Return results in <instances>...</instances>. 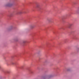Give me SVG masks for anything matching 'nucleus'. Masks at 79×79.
<instances>
[{
  "label": "nucleus",
  "mask_w": 79,
  "mask_h": 79,
  "mask_svg": "<svg viewBox=\"0 0 79 79\" xmlns=\"http://www.w3.org/2000/svg\"><path fill=\"white\" fill-rule=\"evenodd\" d=\"M1 68V67L0 66V68Z\"/></svg>",
  "instance_id": "f8f14e48"
},
{
  "label": "nucleus",
  "mask_w": 79,
  "mask_h": 79,
  "mask_svg": "<svg viewBox=\"0 0 79 79\" xmlns=\"http://www.w3.org/2000/svg\"><path fill=\"white\" fill-rule=\"evenodd\" d=\"M50 77H51V76H49V77H48V78H50Z\"/></svg>",
  "instance_id": "9d476101"
},
{
  "label": "nucleus",
  "mask_w": 79,
  "mask_h": 79,
  "mask_svg": "<svg viewBox=\"0 0 79 79\" xmlns=\"http://www.w3.org/2000/svg\"><path fill=\"white\" fill-rule=\"evenodd\" d=\"M17 40H15V41H17Z\"/></svg>",
  "instance_id": "9b49d317"
},
{
  "label": "nucleus",
  "mask_w": 79,
  "mask_h": 79,
  "mask_svg": "<svg viewBox=\"0 0 79 79\" xmlns=\"http://www.w3.org/2000/svg\"><path fill=\"white\" fill-rule=\"evenodd\" d=\"M51 20L52 19L50 18H48L47 19V21H48V22H51Z\"/></svg>",
  "instance_id": "f03ea898"
},
{
  "label": "nucleus",
  "mask_w": 79,
  "mask_h": 79,
  "mask_svg": "<svg viewBox=\"0 0 79 79\" xmlns=\"http://www.w3.org/2000/svg\"><path fill=\"white\" fill-rule=\"evenodd\" d=\"M23 44H25V43H26V41H24L23 42Z\"/></svg>",
  "instance_id": "1a4fd4ad"
},
{
  "label": "nucleus",
  "mask_w": 79,
  "mask_h": 79,
  "mask_svg": "<svg viewBox=\"0 0 79 79\" xmlns=\"http://www.w3.org/2000/svg\"><path fill=\"white\" fill-rule=\"evenodd\" d=\"M35 27V25H31L30 26V29H34Z\"/></svg>",
  "instance_id": "f257e3e1"
},
{
  "label": "nucleus",
  "mask_w": 79,
  "mask_h": 79,
  "mask_svg": "<svg viewBox=\"0 0 79 79\" xmlns=\"http://www.w3.org/2000/svg\"><path fill=\"white\" fill-rule=\"evenodd\" d=\"M40 7V5L39 4H37L36 6V8H39Z\"/></svg>",
  "instance_id": "39448f33"
},
{
  "label": "nucleus",
  "mask_w": 79,
  "mask_h": 79,
  "mask_svg": "<svg viewBox=\"0 0 79 79\" xmlns=\"http://www.w3.org/2000/svg\"><path fill=\"white\" fill-rule=\"evenodd\" d=\"M11 64H12V65H14L16 64V62H11Z\"/></svg>",
  "instance_id": "423d86ee"
},
{
  "label": "nucleus",
  "mask_w": 79,
  "mask_h": 79,
  "mask_svg": "<svg viewBox=\"0 0 79 79\" xmlns=\"http://www.w3.org/2000/svg\"><path fill=\"white\" fill-rule=\"evenodd\" d=\"M11 5H12V4L10 3H8L6 5V6H11Z\"/></svg>",
  "instance_id": "7ed1b4c3"
},
{
  "label": "nucleus",
  "mask_w": 79,
  "mask_h": 79,
  "mask_svg": "<svg viewBox=\"0 0 79 79\" xmlns=\"http://www.w3.org/2000/svg\"><path fill=\"white\" fill-rule=\"evenodd\" d=\"M13 26H11L10 27V29H13Z\"/></svg>",
  "instance_id": "6e6552de"
},
{
  "label": "nucleus",
  "mask_w": 79,
  "mask_h": 79,
  "mask_svg": "<svg viewBox=\"0 0 79 79\" xmlns=\"http://www.w3.org/2000/svg\"><path fill=\"white\" fill-rule=\"evenodd\" d=\"M17 13L18 14H21L22 13V11H19V12H17Z\"/></svg>",
  "instance_id": "0eeeda50"
},
{
  "label": "nucleus",
  "mask_w": 79,
  "mask_h": 79,
  "mask_svg": "<svg viewBox=\"0 0 79 79\" xmlns=\"http://www.w3.org/2000/svg\"><path fill=\"white\" fill-rule=\"evenodd\" d=\"M73 26V24L70 23L68 25V27L69 28L71 26Z\"/></svg>",
  "instance_id": "20e7f679"
}]
</instances>
